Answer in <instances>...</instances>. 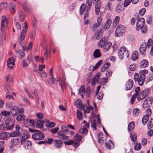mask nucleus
<instances>
[{
    "mask_svg": "<svg viewBox=\"0 0 153 153\" xmlns=\"http://www.w3.org/2000/svg\"><path fill=\"white\" fill-rule=\"evenodd\" d=\"M75 105L78 108L83 109L85 113L88 114L91 110H92L93 109V108L91 106H87L86 104H84L82 105L81 101L79 99H77L75 102Z\"/></svg>",
    "mask_w": 153,
    "mask_h": 153,
    "instance_id": "nucleus-1",
    "label": "nucleus"
},
{
    "mask_svg": "<svg viewBox=\"0 0 153 153\" xmlns=\"http://www.w3.org/2000/svg\"><path fill=\"white\" fill-rule=\"evenodd\" d=\"M29 137L30 135L28 134H23L21 139V144L23 145L24 147L27 149H30L32 146L31 143L30 141L26 140Z\"/></svg>",
    "mask_w": 153,
    "mask_h": 153,
    "instance_id": "nucleus-2",
    "label": "nucleus"
},
{
    "mask_svg": "<svg viewBox=\"0 0 153 153\" xmlns=\"http://www.w3.org/2000/svg\"><path fill=\"white\" fill-rule=\"evenodd\" d=\"M118 55L121 59H123L125 56L127 57L129 56L128 52L124 46L122 47L119 48L118 51Z\"/></svg>",
    "mask_w": 153,
    "mask_h": 153,
    "instance_id": "nucleus-3",
    "label": "nucleus"
},
{
    "mask_svg": "<svg viewBox=\"0 0 153 153\" xmlns=\"http://www.w3.org/2000/svg\"><path fill=\"white\" fill-rule=\"evenodd\" d=\"M125 27L122 25H120L118 26L116 30L114 35L116 37H120L123 35L125 31Z\"/></svg>",
    "mask_w": 153,
    "mask_h": 153,
    "instance_id": "nucleus-4",
    "label": "nucleus"
},
{
    "mask_svg": "<svg viewBox=\"0 0 153 153\" xmlns=\"http://www.w3.org/2000/svg\"><path fill=\"white\" fill-rule=\"evenodd\" d=\"M152 101L149 99H146L144 102L143 104V107L146 111V113L149 114H151L152 111L149 108L150 106L152 104Z\"/></svg>",
    "mask_w": 153,
    "mask_h": 153,
    "instance_id": "nucleus-5",
    "label": "nucleus"
},
{
    "mask_svg": "<svg viewBox=\"0 0 153 153\" xmlns=\"http://www.w3.org/2000/svg\"><path fill=\"white\" fill-rule=\"evenodd\" d=\"M33 132L35 133L33 134L32 135V137L33 139L36 140H40L44 138L45 136L40 131L34 130Z\"/></svg>",
    "mask_w": 153,
    "mask_h": 153,
    "instance_id": "nucleus-6",
    "label": "nucleus"
},
{
    "mask_svg": "<svg viewBox=\"0 0 153 153\" xmlns=\"http://www.w3.org/2000/svg\"><path fill=\"white\" fill-rule=\"evenodd\" d=\"M148 73V71L144 70L140 71L139 72L140 80L139 81V85L141 86L143 85L145 78V74Z\"/></svg>",
    "mask_w": 153,
    "mask_h": 153,
    "instance_id": "nucleus-7",
    "label": "nucleus"
},
{
    "mask_svg": "<svg viewBox=\"0 0 153 153\" xmlns=\"http://www.w3.org/2000/svg\"><path fill=\"white\" fill-rule=\"evenodd\" d=\"M65 128H66V127L65 126H62L61 129L62 131H59L58 132V138L64 140H67L69 139L68 136L65 135L64 134V132L67 131L66 129H64Z\"/></svg>",
    "mask_w": 153,
    "mask_h": 153,
    "instance_id": "nucleus-8",
    "label": "nucleus"
},
{
    "mask_svg": "<svg viewBox=\"0 0 153 153\" xmlns=\"http://www.w3.org/2000/svg\"><path fill=\"white\" fill-rule=\"evenodd\" d=\"M145 20L143 18H141L138 20L136 24V29L138 30L141 29V27L144 25Z\"/></svg>",
    "mask_w": 153,
    "mask_h": 153,
    "instance_id": "nucleus-9",
    "label": "nucleus"
},
{
    "mask_svg": "<svg viewBox=\"0 0 153 153\" xmlns=\"http://www.w3.org/2000/svg\"><path fill=\"white\" fill-rule=\"evenodd\" d=\"M149 94L148 90H144L141 91L139 93L138 96H137V99L140 101L144 99Z\"/></svg>",
    "mask_w": 153,
    "mask_h": 153,
    "instance_id": "nucleus-10",
    "label": "nucleus"
},
{
    "mask_svg": "<svg viewBox=\"0 0 153 153\" xmlns=\"http://www.w3.org/2000/svg\"><path fill=\"white\" fill-rule=\"evenodd\" d=\"M133 85V81L131 79H129L126 83L125 87L126 91L131 90Z\"/></svg>",
    "mask_w": 153,
    "mask_h": 153,
    "instance_id": "nucleus-11",
    "label": "nucleus"
},
{
    "mask_svg": "<svg viewBox=\"0 0 153 153\" xmlns=\"http://www.w3.org/2000/svg\"><path fill=\"white\" fill-rule=\"evenodd\" d=\"M147 45L145 43L141 44L139 48V51L141 54L145 55Z\"/></svg>",
    "mask_w": 153,
    "mask_h": 153,
    "instance_id": "nucleus-12",
    "label": "nucleus"
},
{
    "mask_svg": "<svg viewBox=\"0 0 153 153\" xmlns=\"http://www.w3.org/2000/svg\"><path fill=\"white\" fill-rule=\"evenodd\" d=\"M6 126H7V129L10 130L12 129L14 126L13 120L10 119H8L5 122Z\"/></svg>",
    "mask_w": 153,
    "mask_h": 153,
    "instance_id": "nucleus-13",
    "label": "nucleus"
},
{
    "mask_svg": "<svg viewBox=\"0 0 153 153\" xmlns=\"http://www.w3.org/2000/svg\"><path fill=\"white\" fill-rule=\"evenodd\" d=\"M15 59L12 57L8 59L7 62L8 67L9 68H12L14 66Z\"/></svg>",
    "mask_w": 153,
    "mask_h": 153,
    "instance_id": "nucleus-14",
    "label": "nucleus"
},
{
    "mask_svg": "<svg viewBox=\"0 0 153 153\" xmlns=\"http://www.w3.org/2000/svg\"><path fill=\"white\" fill-rule=\"evenodd\" d=\"M100 75L101 73L100 72L97 73L95 75V76L91 82V84L93 85H95L99 81Z\"/></svg>",
    "mask_w": 153,
    "mask_h": 153,
    "instance_id": "nucleus-15",
    "label": "nucleus"
},
{
    "mask_svg": "<svg viewBox=\"0 0 153 153\" xmlns=\"http://www.w3.org/2000/svg\"><path fill=\"white\" fill-rule=\"evenodd\" d=\"M102 18L101 16H99L97 19V22L93 25V29H95L99 27L102 23Z\"/></svg>",
    "mask_w": 153,
    "mask_h": 153,
    "instance_id": "nucleus-16",
    "label": "nucleus"
},
{
    "mask_svg": "<svg viewBox=\"0 0 153 153\" xmlns=\"http://www.w3.org/2000/svg\"><path fill=\"white\" fill-rule=\"evenodd\" d=\"M34 123L33 120L26 119L24 121V124L27 126H33Z\"/></svg>",
    "mask_w": 153,
    "mask_h": 153,
    "instance_id": "nucleus-17",
    "label": "nucleus"
},
{
    "mask_svg": "<svg viewBox=\"0 0 153 153\" xmlns=\"http://www.w3.org/2000/svg\"><path fill=\"white\" fill-rule=\"evenodd\" d=\"M106 148L108 149H111L114 147V144L111 140H109L108 141H107L105 145Z\"/></svg>",
    "mask_w": 153,
    "mask_h": 153,
    "instance_id": "nucleus-18",
    "label": "nucleus"
},
{
    "mask_svg": "<svg viewBox=\"0 0 153 153\" xmlns=\"http://www.w3.org/2000/svg\"><path fill=\"white\" fill-rule=\"evenodd\" d=\"M90 121L92 128L94 130H96V122L95 120L94 119V116L91 117Z\"/></svg>",
    "mask_w": 153,
    "mask_h": 153,
    "instance_id": "nucleus-19",
    "label": "nucleus"
},
{
    "mask_svg": "<svg viewBox=\"0 0 153 153\" xmlns=\"http://www.w3.org/2000/svg\"><path fill=\"white\" fill-rule=\"evenodd\" d=\"M108 38L106 37H103L99 42L98 45L99 47H102L106 42H107Z\"/></svg>",
    "mask_w": 153,
    "mask_h": 153,
    "instance_id": "nucleus-20",
    "label": "nucleus"
},
{
    "mask_svg": "<svg viewBox=\"0 0 153 153\" xmlns=\"http://www.w3.org/2000/svg\"><path fill=\"white\" fill-rule=\"evenodd\" d=\"M7 19L6 17L3 16L2 17V20H1V32H4V27L5 25V22H7Z\"/></svg>",
    "mask_w": 153,
    "mask_h": 153,
    "instance_id": "nucleus-21",
    "label": "nucleus"
},
{
    "mask_svg": "<svg viewBox=\"0 0 153 153\" xmlns=\"http://www.w3.org/2000/svg\"><path fill=\"white\" fill-rule=\"evenodd\" d=\"M19 108L17 106H15L11 108L10 110V113L13 116L16 115L19 113Z\"/></svg>",
    "mask_w": 153,
    "mask_h": 153,
    "instance_id": "nucleus-22",
    "label": "nucleus"
},
{
    "mask_svg": "<svg viewBox=\"0 0 153 153\" xmlns=\"http://www.w3.org/2000/svg\"><path fill=\"white\" fill-rule=\"evenodd\" d=\"M111 46V43L110 42H108L104 45L102 48H103V51L104 52L107 51Z\"/></svg>",
    "mask_w": 153,
    "mask_h": 153,
    "instance_id": "nucleus-23",
    "label": "nucleus"
},
{
    "mask_svg": "<svg viewBox=\"0 0 153 153\" xmlns=\"http://www.w3.org/2000/svg\"><path fill=\"white\" fill-rule=\"evenodd\" d=\"M9 136V133L4 132L0 134V139L1 140H6L8 139Z\"/></svg>",
    "mask_w": 153,
    "mask_h": 153,
    "instance_id": "nucleus-24",
    "label": "nucleus"
},
{
    "mask_svg": "<svg viewBox=\"0 0 153 153\" xmlns=\"http://www.w3.org/2000/svg\"><path fill=\"white\" fill-rule=\"evenodd\" d=\"M26 32H27L22 30L20 36L19 38V40L21 45H22V42L25 39L26 35Z\"/></svg>",
    "mask_w": 153,
    "mask_h": 153,
    "instance_id": "nucleus-25",
    "label": "nucleus"
},
{
    "mask_svg": "<svg viewBox=\"0 0 153 153\" xmlns=\"http://www.w3.org/2000/svg\"><path fill=\"white\" fill-rule=\"evenodd\" d=\"M122 3L119 2L117 4L115 8V10L117 13H120L122 11Z\"/></svg>",
    "mask_w": 153,
    "mask_h": 153,
    "instance_id": "nucleus-26",
    "label": "nucleus"
},
{
    "mask_svg": "<svg viewBox=\"0 0 153 153\" xmlns=\"http://www.w3.org/2000/svg\"><path fill=\"white\" fill-rule=\"evenodd\" d=\"M149 65V63L146 59L142 60L140 63V66L142 68H145Z\"/></svg>",
    "mask_w": 153,
    "mask_h": 153,
    "instance_id": "nucleus-27",
    "label": "nucleus"
},
{
    "mask_svg": "<svg viewBox=\"0 0 153 153\" xmlns=\"http://www.w3.org/2000/svg\"><path fill=\"white\" fill-rule=\"evenodd\" d=\"M54 143L55 146L58 148H61L63 144L62 142L60 140H55Z\"/></svg>",
    "mask_w": 153,
    "mask_h": 153,
    "instance_id": "nucleus-28",
    "label": "nucleus"
},
{
    "mask_svg": "<svg viewBox=\"0 0 153 153\" xmlns=\"http://www.w3.org/2000/svg\"><path fill=\"white\" fill-rule=\"evenodd\" d=\"M92 4V0H86L85 6L86 10L88 11L90 9Z\"/></svg>",
    "mask_w": 153,
    "mask_h": 153,
    "instance_id": "nucleus-29",
    "label": "nucleus"
},
{
    "mask_svg": "<svg viewBox=\"0 0 153 153\" xmlns=\"http://www.w3.org/2000/svg\"><path fill=\"white\" fill-rule=\"evenodd\" d=\"M111 22L112 21L111 19H108L107 20L104 27V29L105 30H107L109 28Z\"/></svg>",
    "mask_w": 153,
    "mask_h": 153,
    "instance_id": "nucleus-30",
    "label": "nucleus"
},
{
    "mask_svg": "<svg viewBox=\"0 0 153 153\" xmlns=\"http://www.w3.org/2000/svg\"><path fill=\"white\" fill-rule=\"evenodd\" d=\"M85 90L84 86H82L79 89L78 94L80 95L82 98H83V95L85 94Z\"/></svg>",
    "mask_w": 153,
    "mask_h": 153,
    "instance_id": "nucleus-31",
    "label": "nucleus"
},
{
    "mask_svg": "<svg viewBox=\"0 0 153 153\" xmlns=\"http://www.w3.org/2000/svg\"><path fill=\"white\" fill-rule=\"evenodd\" d=\"M101 55L100 50L99 49H96L94 51L93 56L95 58H98L100 57Z\"/></svg>",
    "mask_w": 153,
    "mask_h": 153,
    "instance_id": "nucleus-32",
    "label": "nucleus"
},
{
    "mask_svg": "<svg viewBox=\"0 0 153 153\" xmlns=\"http://www.w3.org/2000/svg\"><path fill=\"white\" fill-rule=\"evenodd\" d=\"M100 3H98L96 4L95 6V13L97 15H98L100 11Z\"/></svg>",
    "mask_w": 153,
    "mask_h": 153,
    "instance_id": "nucleus-33",
    "label": "nucleus"
},
{
    "mask_svg": "<svg viewBox=\"0 0 153 153\" xmlns=\"http://www.w3.org/2000/svg\"><path fill=\"white\" fill-rule=\"evenodd\" d=\"M111 64L110 63L107 62L105 63L101 68V71L102 72L105 71L110 66Z\"/></svg>",
    "mask_w": 153,
    "mask_h": 153,
    "instance_id": "nucleus-34",
    "label": "nucleus"
},
{
    "mask_svg": "<svg viewBox=\"0 0 153 153\" xmlns=\"http://www.w3.org/2000/svg\"><path fill=\"white\" fill-rule=\"evenodd\" d=\"M88 132V129L84 126L83 127V128H80L79 130V133L84 135H86Z\"/></svg>",
    "mask_w": 153,
    "mask_h": 153,
    "instance_id": "nucleus-35",
    "label": "nucleus"
},
{
    "mask_svg": "<svg viewBox=\"0 0 153 153\" xmlns=\"http://www.w3.org/2000/svg\"><path fill=\"white\" fill-rule=\"evenodd\" d=\"M59 84L62 89L65 88L68 85V84L65 82V80H62L60 81Z\"/></svg>",
    "mask_w": 153,
    "mask_h": 153,
    "instance_id": "nucleus-36",
    "label": "nucleus"
},
{
    "mask_svg": "<svg viewBox=\"0 0 153 153\" xmlns=\"http://www.w3.org/2000/svg\"><path fill=\"white\" fill-rule=\"evenodd\" d=\"M150 114H146L142 118V123L144 125H145L147 123L149 118V115Z\"/></svg>",
    "mask_w": 153,
    "mask_h": 153,
    "instance_id": "nucleus-37",
    "label": "nucleus"
},
{
    "mask_svg": "<svg viewBox=\"0 0 153 153\" xmlns=\"http://www.w3.org/2000/svg\"><path fill=\"white\" fill-rule=\"evenodd\" d=\"M138 53L136 51H134L132 53L131 58L133 60L135 61L138 58Z\"/></svg>",
    "mask_w": 153,
    "mask_h": 153,
    "instance_id": "nucleus-38",
    "label": "nucleus"
},
{
    "mask_svg": "<svg viewBox=\"0 0 153 153\" xmlns=\"http://www.w3.org/2000/svg\"><path fill=\"white\" fill-rule=\"evenodd\" d=\"M120 17L118 16H116L115 17L113 21V24L114 26L115 27L119 23L120 21Z\"/></svg>",
    "mask_w": 153,
    "mask_h": 153,
    "instance_id": "nucleus-39",
    "label": "nucleus"
},
{
    "mask_svg": "<svg viewBox=\"0 0 153 153\" xmlns=\"http://www.w3.org/2000/svg\"><path fill=\"white\" fill-rule=\"evenodd\" d=\"M32 43L31 42H30L28 44V46H22L23 50L24 51H29V50H30L32 48Z\"/></svg>",
    "mask_w": 153,
    "mask_h": 153,
    "instance_id": "nucleus-40",
    "label": "nucleus"
},
{
    "mask_svg": "<svg viewBox=\"0 0 153 153\" xmlns=\"http://www.w3.org/2000/svg\"><path fill=\"white\" fill-rule=\"evenodd\" d=\"M36 126L39 128H42L43 127V121L41 120H38L36 121Z\"/></svg>",
    "mask_w": 153,
    "mask_h": 153,
    "instance_id": "nucleus-41",
    "label": "nucleus"
},
{
    "mask_svg": "<svg viewBox=\"0 0 153 153\" xmlns=\"http://www.w3.org/2000/svg\"><path fill=\"white\" fill-rule=\"evenodd\" d=\"M134 127V122H130L128 124V131H132Z\"/></svg>",
    "mask_w": 153,
    "mask_h": 153,
    "instance_id": "nucleus-42",
    "label": "nucleus"
},
{
    "mask_svg": "<svg viewBox=\"0 0 153 153\" xmlns=\"http://www.w3.org/2000/svg\"><path fill=\"white\" fill-rule=\"evenodd\" d=\"M76 115L78 119L79 120H81L82 119L83 115L82 112L79 110H77L76 111Z\"/></svg>",
    "mask_w": 153,
    "mask_h": 153,
    "instance_id": "nucleus-43",
    "label": "nucleus"
},
{
    "mask_svg": "<svg viewBox=\"0 0 153 153\" xmlns=\"http://www.w3.org/2000/svg\"><path fill=\"white\" fill-rule=\"evenodd\" d=\"M133 113L134 116H137L140 113V111L139 108H136L134 109Z\"/></svg>",
    "mask_w": 153,
    "mask_h": 153,
    "instance_id": "nucleus-44",
    "label": "nucleus"
},
{
    "mask_svg": "<svg viewBox=\"0 0 153 153\" xmlns=\"http://www.w3.org/2000/svg\"><path fill=\"white\" fill-rule=\"evenodd\" d=\"M19 143V139L18 138H14L11 141V143L13 145H16Z\"/></svg>",
    "mask_w": 153,
    "mask_h": 153,
    "instance_id": "nucleus-45",
    "label": "nucleus"
},
{
    "mask_svg": "<svg viewBox=\"0 0 153 153\" xmlns=\"http://www.w3.org/2000/svg\"><path fill=\"white\" fill-rule=\"evenodd\" d=\"M20 134L19 131H14L11 133H9V136L11 137H15L19 135Z\"/></svg>",
    "mask_w": 153,
    "mask_h": 153,
    "instance_id": "nucleus-46",
    "label": "nucleus"
},
{
    "mask_svg": "<svg viewBox=\"0 0 153 153\" xmlns=\"http://www.w3.org/2000/svg\"><path fill=\"white\" fill-rule=\"evenodd\" d=\"M85 9V4L83 3L81 5L79 11L81 15L83 13Z\"/></svg>",
    "mask_w": 153,
    "mask_h": 153,
    "instance_id": "nucleus-47",
    "label": "nucleus"
},
{
    "mask_svg": "<svg viewBox=\"0 0 153 153\" xmlns=\"http://www.w3.org/2000/svg\"><path fill=\"white\" fill-rule=\"evenodd\" d=\"M101 32L100 31L98 30L95 33L94 35V38L97 39H99L101 37Z\"/></svg>",
    "mask_w": 153,
    "mask_h": 153,
    "instance_id": "nucleus-48",
    "label": "nucleus"
},
{
    "mask_svg": "<svg viewBox=\"0 0 153 153\" xmlns=\"http://www.w3.org/2000/svg\"><path fill=\"white\" fill-rule=\"evenodd\" d=\"M141 146L140 143H136L134 147V149L136 151L139 150L141 148Z\"/></svg>",
    "mask_w": 153,
    "mask_h": 153,
    "instance_id": "nucleus-49",
    "label": "nucleus"
},
{
    "mask_svg": "<svg viewBox=\"0 0 153 153\" xmlns=\"http://www.w3.org/2000/svg\"><path fill=\"white\" fill-rule=\"evenodd\" d=\"M108 80V78L107 77L102 78L100 79V83L102 85L105 84L107 82Z\"/></svg>",
    "mask_w": 153,
    "mask_h": 153,
    "instance_id": "nucleus-50",
    "label": "nucleus"
},
{
    "mask_svg": "<svg viewBox=\"0 0 153 153\" xmlns=\"http://www.w3.org/2000/svg\"><path fill=\"white\" fill-rule=\"evenodd\" d=\"M102 62V60H100L93 67L92 69V71H94L96 70L98 67L101 64Z\"/></svg>",
    "mask_w": 153,
    "mask_h": 153,
    "instance_id": "nucleus-51",
    "label": "nucleus"
},
{
    "mask_svg": "<svg viewBox=\"0 0 153 153\" xmlns=\"http://www.w3.org/2000/svg\"><path fill=\"white\" fill-rule=\"evenodd\" d=\"M74 139L75 140L79 141H81L82 139V137L78 134H76L74 136Z\"/></svg>",
    "mask_w": 153,
    "mask_h": 153,
    "instance_id": "nucleus-52",
    "label": "nucleus"
},
{
    "mask_svg": "<svg viewBox=\"0 0 153 153\" xmlns=\"http://www.w3.org/2000/svg\"><path fill=\"white\" fill-rule=\"evenodd\" d=\"M6 80L7 82H12L13 78L12 75H8L6 77Z\"/></svg>",
    "mask_w": 153,
    "mask_h": 153,
    "instance_id": "nucleus-53",
    "label": "nucleus"
},
{
    "mask_svg": "<svg viewBox=\"0 0 153 153\" xmlns=\"http://www.w3.org/2000/svg\"><path fill=\"white\" fill-rule=\"evenodd\" d=\"M55 124L53 122H49L47 123L45 126L47 127H52L55 126Z\"/></svg>",
    "mask_w": 153,
    "mask_h": 153,
    "instance_id": "nucleus-54",
    "label": "nucleus"
},
{
    "mask_svg": "<svg viewBox=\"0 0 153 153\" xmlns=\"http://www.w3.org/2000/svg\"><path fill=\"white\" fill-rule=\"evenodd\" d=\"M153 127V120L151 119V120H150L148 124H147V127L149 129L151 128H152Z\"/></svg>",
    "mask_w": 153,
    "mask_h": 153,
    "instance_id": "nucleus-55",
    "label": "nucleus"
},
{
    "mask_svg": "<svg viewBox=\"0 0 153 153\" xmlns=\"http://www.w3.org/2000/svg\"><path fill=\"white\" fill-rule=\"evenodd\" d=\"M4 90L6 93L10 92V87L9 86L6 85L4 86Z\"/></svg>",
    "mask_w": 153,
    "mask_h": 153,
    "instance_id": "nucleus-56",
    "label": "nucleus"
},
{
    "mask_svg": "<svg viewBox=\"0 0 153 153\" xmlns=\"http://www.w3.org/2000/svg\"><path fill=\"white\" fill-rule=\"evenodd\" d=\"M74 141L73 140H69L67 141H65L64 143L67 145H70L73 144L74 143Z\"/></svg>",
    "mask_w": 153,
    "mask_h": 153,
    "instance_id": "nucleus-57",
    "label": "nucleus"
},
{
    "mask_svg": "<svg viewBox=\"0 0 153 153\" xmlns=\"http://www.w3.org/2000/svg\"><path fill=\"white\" fill-rule=\"evenodd\" d=\"M5 128L7 129V126L5 122L0 125V130H3Z\"/></svg>",
    "mask_w": 153,
    "mask_h": 153,
    "instance_id": "nucleus-58",
    "label": "nucleus"
},
{
    "mask_svg": "<svg viewBox=\"0 0 153 153\" xmlns=\"http://www.w3.org/2000/svg\"><path fill=\"white\" fill-rule=\"evenodd\" d=\"M141 29L142 32L143 33H146L147 31V28L145 25H144L143 27H141Z\"/></svg>",
    "mask_w": 153,
    "mask_h": 153,
    "instance_id": "nucleus-59",
    "label": "nucleus"
},
{
    "mask_svg": "<svg viewBox=\"0 0 153 153\" xmlns=\"http://www.w3.org/2000/svg\"><path fill=\"white\" fill-rule=\"evenodd\" d=\"M19 20L21 22H23L25 19V15L23 12L20 13L19 15Z\"/></svg>",
    "mask_w": 153,
    "mask_h": 153,
    "instance_id": "nucleus-60",
    "label": "nucleus"
},
{
    "mask_svg": "<svg viewBox=\"0 0 153 153\" xmlns=\"http://www.w3.org/2000/svg\"><path fill=\"white\" fill-rule=\"evenodd\" d=\"M53 140L52 138H46L45 140V143H47L49 144H51Z\"/></svg>",
    "mask_w": 153,
    "mask_h": 153,
    "instance_id": "nucleus-61",
    "label": "nucleus"
},
{
    "mask_svg": "<svg viewBox=\"0 0 153 153\" xmlns=\"http://www.w3.org/2000/svg\"><path fill=\"white\" fill-rule=\"evenodd\" d=\"M97 126L100 127L101 126V125L100 120V116L99 114H97Z\"/></svg>",
    "mask_w": 153,
    "mask_h": 153,
    "instance_id": "nucleus-62",
    "label": "nucleus"
},
{
    "mask_svg": "<svg viewBox=\"0 0 153 153\" xmlns=\"http://www.w3.org/2000/svg\"><path fill=\"white\" fill-rule=\"evenodd\" d=\"M140 75L138 73H135L134 74V79L135 81H138V83H139V81L140 80Z\"/></svg>",
    "mask_w": 153,
    "mask_h": 153,
    "instance_id": "nucleus-63",
    "label": "nucleus"
},
{
    "mask_svg": "<svg viewBox=\"0 0 153 153\" xmlns=\"http://www.w3.org/2000/svg\"><path fill=\"white\" fill-rule=\"evenodd\" d=\"M2 115L4 116H7L9 115L10 114V112L9 111L4 110L2 111L1 112Z\"/></svg>",
    "mask_w": 153,
    "mask_h": 153,
    "instance_id": "nucleus-64",
    "label": "nucleus"
}]
</instances>
